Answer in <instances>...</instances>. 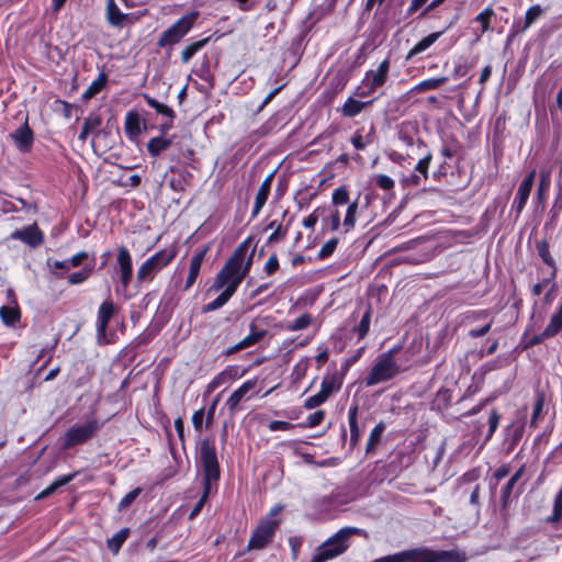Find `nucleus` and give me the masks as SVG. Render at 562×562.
<instances>
[{"mask_svg": "<svg viewBox=\"0 0 562 562\" xmlns=\"http://www.w3.org/2000/svg\"><path fill=\"white\" fill-rule=\"evenodd\" d=\"M249 243L250 240L246 239L236 247L217 273L211 290L220 291L224 289L232 293L237 291L239 284L247 276L252 265L254 255L250 254L247 256Z\"/></svg>", "mask_w": 562, "mask_h": 562, "instance_id": "obj_1", "label": "nucleus"}, {"mask_svg": "<svg viewBox=\"0 0 562 562\" xmlns=\"http://www.w3.org/2000/svg\"><path fill=\"white\" fill-rule=\"evenodd\" d=\"M200 460L204 473V492L202 497L196 503L195 507L190 514V517H195L204 506V503L211 493L213 483L220 479V465L214 443L209 439H204L200 446Z\"/></svg>", "mask_w": 562, "mask_h": 562, "instance_id": "obj_2", "label": "nucleus"}, {"mask_svg": "<svg viewBox=\"0 0 562 562\" xmlns=\"http://www.w3.org/2000/svg\"><path fill=\"white\" fill-rule=\"evenodd\" d=\"M361 533L357 527L341 528L316 549L311 562H326L341 555L349 548L350 538Z\"/></svg>", "mask_w": 562, "mask_h": 562, "instance_id": "obj_3", "label": "nucleus"}, {"mask_svg": "<svg viewBox=\"0 0 562 562\" xmlns=\"http://www.w3.org/2000/svg\"><path fill=\"white\" fill-rule=\"evenodd\" d=\"M398 348L394 347L387 352L378 356L370 372L364 379L367 386H373L382 382H386L395 378L400 372L401 368L395 361V355Z\"/></svg>", "mask_w": 562, "mask_h": 562, "instance_id": "obj_4", "label": "nucleus"}, {"mask_svg": "<svg viewBox=\"0 0 562 562\" xmlns=\"http://www.w3.org/2000/svg\"><path fill=\"white\" fill-rule=\"evenodd\" d=\"M101 427L102 423L95 417H91L83 423L74 424L65 432L61 448L68 450L88 442L98 435Z\"/></svg>", "mask_w": 562, "mask_h": 562, "instance_id": "obj_5", "label": "nucleus"}, {"mask_svg": "<svg viewBox=\"0 0 562 562\" xmlns=\"http://www.w3.org/2000/svg\"><path fill=\"white\" fill-rule=\"evenodd\" d=\"M177 256L176 247L161 249L146 259L137 270L136 279L139 283H148L155 276L167 267Z\"/></svg>", "mask_w": 562, "mask_h": 562, "instance_id": "obj_6", "label": "nucleus"}, {"mask_svg": "<svg viewBox=\"0 0 562 562\" xmlns=\"http://www.w3.org/2000/svg\"><path fill=\"white\" fill-rule=\"evenodd\" d=\"M199 13L192 11L179 20H177L171 26L164 31L158 38V46L167 47L179 43L193 27Z\"/></svg>", "mask_w": 562, "mask_h": 562, "instance_id": "obj_7", "label": "nucleus"}, {"mask_svg": "<svg viewBox=\"0 0 562 562\" xmlns=\"http://www.w3.org/2000/svg\"><path fill=\"white\" fill-rule=\"evenodd\" d=\"M389 70V58L381 61L376 69L368 70L358 87V95L362 98L370 97L378 88L382 87L386 82Z\"/></svg>", "mask_w": 562, "mask_h": 562, "instance_id": "obj_8", "label": "nucleus"}, {"mask_svg": "<svg viewBox=\"0 0 562 562\" xmlns=\"http://www.w3.org/2000/svg\"><path fill=\"white\" fill-rule=\"evenodd\" d=\"M280 507H274L271 509L269 516L267 519L262 520L256 530L252 532L249 542L248 548L249 549H262L265 548L273 538L274 531L278 527V521L273 519L276 515L279 514Z\"/></svg>", "mask_w": 562, "mask_h": 562, "instance_id": "obj_9", "label": "nucleus"}, {"mask_svg": "<svg viewBox=\"0 0 562 562\" xmlns=\"http://www.w3.org/2000/svg\"><path fill=\"white\" fill-rule=\"evenodd\" d=\"M10 238L20 240L31 248H37L44 243V234L37 224L27 225L11 233Z\"/></svg>", "mask_w": 562, "mask_h": 562, "instance_id": "obj_10", "label": "nucleus"}, {"mask_svg": "<svg viewBox=\"0 0 562 562\" xmlns=\"http://www.w3.org/2000/svg\"><path fill=\"white\" fill-rule=\"evenodd\" d=\"M423 562H464L465 553L457 549L435 551L428 548H420Z\"/></svg>", "mask_w": 562, "mask_h": 562, "instance_id": "obj_11", "label": "nucleus"}, {"mask_svg": "<svg viewBox=\"0 0 562 562\" xmlns=\"http://www.w3.org/2000/svg\"><path fill=\"white\" fill-rule=\"evenodd\" d=\"M247 369H240L238 366H227L217 373L206 386V392L212 393L222 385L231 384L233 381L244 376Z\"/></svg>", "mask_w": 562, "mask_h": 562, "instance_id": "obj_12", "label": "nucleus"}, {"mask_svg": "<svg viewBox=\"0 0 562 562\" xmlns=\"http://www.w3.org/2000/svg\"><path fill=\"white\" fill-rule=\"evenodd\" d=\"M116 262L122 286L123 289H127L132 280L133 266L132 256L126 247L122 246L119 248Z\"/></svg>", "mask_w": 562, "mask_h": 562, "instance_id": "obj_13", "label": "nucleus"}, {"mask_svg": "<svg viewBox=\"0 0 562 562\" xmlns=\"http://www.w3.org/2000/svg\"><path fill=\"white\" fill-rule=\"evenodd\" d=\"M9 138L21 153L30 151L34 143V134L26 122L10 133Z\"/></svg>", "mask_w": 562, "mask_h": 562, "instance_id": "obj_14", "label": "nucleus"}, {"mask_svg": "<svg viewBox=\"0 0 562 562\" xmlns=\"http://www.w3.org/2000/svg\"><path fill=\"white\" fill-rule=\"evenodd\" d=\"M535 178L536 170L532 169L518 187L515 200L513 202V207L517 214H520L526 206L531 189L533 187Z\"/></svg>", "mask_w": 562, "mask_h": 562, "instance_id": "obj_15", "label": "nucleus"}, {"mask_svg": "<svg viewBox=\"0 0 562 562\" xmlns=\"http://www.w3.org/2000/svg\"><path fill=\"white\" fill-rule=\"evenodd\" d=\"M115 313L114 303L105 300L99 306L97 314V331L99 337H105L108 325Z\"/></svg>", "mask_w": 562, "mask_h": 562, "instance_id": "obj_16", "label": "nucleus"}, {"mask_svg": "<svg viewBox=\"0 0 562 562\" xmlns=\"http://www.w3.org/2000/svg\"><path fill=\"white\" fill-rule=\"evenodd\" d=\"M257 382V379L247 380L232 393L226 401V406L232 413L238 409L239 403L248 397V393L256 387Z\"/></svg>", "mask_w": 562, "mask_h": 562, "instance_id": "obj_17", "label": "nucleus"}, {"mask_svg": "<svg viewBox=\"0 0 562 562\" xmlns=\"http://www.w3.org/2000/svg\"><path fill=\"white\" fill-rule=\"evenodd\" d=\"M207 250L209 248L204 247L203 249L195 252L191 258L189 273L184 284V291H188L196 281Z\"/></svg>", "mask_w": 562, "mask_h": 562, "instance_id": "obj_18", "label": "nucleus"}, {"mask_svg": "<svg viewBox=\"0 0 562 562\" xmlns=\"http://www.w3.org/2000/svg\"><path fill=\"white\" fill-rule=\"evenodd\" d=\"M374 562H423L420 548L404 550L375 559Z\"/></svg>", "mask_w": 562, "mask_h": 562, "instance_id": "obj_19", "label": "nucleus"}, {"mask_svg": "<svg viewBox=\"0 0 562 562\" xmlns=\"http://www.w3.org/2000/svg\"><path fill=\"white\" fill-rule=\"evenodd\" d=\"M375 137V127L370 124L368 131L364 127L358 128L352 137L351 144L357 150H363L367 146L373 144Z\"/></svg>", "mask_w": 562, "mask_h": 562, "instance_id": "obj_20", "label": "nucleus"}, {"mask_svg": "<svg viewBox=\"0 0 562 562\" xmlns=\"http://www.w3.org/2000/svg\"><path fill=\"white\" fill-rule=\"evenodd\" d=\"M272 179H273V173H270L260 184V188L255 198L254 209H252V213H251L252 217H256L260 213L263 205L266 204L269 193H270Z\"/></svg>", "mask_w": 562, "mask_h": 562, "instance_id": "obj_21", "label": "nucleus"}, {"mask_svg": "<svg viewBox=\"0 0 562 562\" xmlns=\"http://www.w3.org/2000/svg\"><path fill=\"white\" fill-rule=\"evenodd\" d=\"M144 126V121L135 111L126 113L124 128L130 138H136L140 135Z\"/></svg>", "mask_w": 562, "mask_h": 562, "instance_id": "obj_22", "label": "nucleus"}, {"mask_svg": "<svg viewBox=\"0 0 562 562\" xmlns=\"http://www.w3.org/2000/svg\"><path fill=\"white\" fill-rule=\"evenodd\" d=\"M0 318L5 326L10 327L20 322L21 313L15 299H12V304L0 307Z\"/></svg>", "mask_w": 562, "mask_h": 562, "instance_id": "obj_23", "label": "nucleus"}, {"mask_svg": "<svg viewBox=\"0 0 562 562\" xmlns=\"http://www.w3.org/2000/svg\"><path fill=\"white\" fill-rule=\"evenodd\" d=\"M370 104H372V101L362 102L353 98H348L341 106V114L346 117H355Z\"/></svg>", "mask_w": 562, "mask_h": 562, "instance_id": "obj_24", "label": "nucleus"}, {"mask_svg": "<svg viewBox=\"0 0 562 562\" xmlns=\"http://www.w3.org/2000/svg\"><path fill=\"white\" fill-rule=\"evenodd\" d=\"M358 406L353 405L348 411V422L350 427V442L352 446H356L358 441L360 440L363 428H360L358 426L357 416H358Z\"/></svg>", "mask_w": 562, "mask_h": 562, "instance_id": "obj_25", "label": "nucleus"}, {"mask_svg": "<svg viewBox=\"0 0 562 562\" xmlns=\"http://www.w3.org/2000/svg\"><path fill=\"white\" fill-rule=\"evenodd\" d=\"M442 34H443V31L435 32V33H431V34L427 35L423 40H420L408 52L407 59H411L412 57L423 53L426 49H428Z\"/></svg>", "mask_w": 562, "mask_h": 562, "instance_id": "obj_26", "label": "nucleus"}, {"mask_svg": "<svg viewBox=\"0 0 562 562\" xmlns=\"http://www.w3.org/2000/svg\"><path fill=\"white\" fill-rule=\"evenodd\" d=\"M108 21L113 26H122L127 15L122 13L114 0L106 2Z\"/></svg>", "mask_w": 562, "mask_h": 562, "instance_id": "obj_27", "label": "nucleus"}, {"mask_svg": "<svg viewBox=\"0 0 562 562\" xmlns=\"http://www.w3.org/2000/svg\"><path fill=\"white\" fill-rule=\"evenodd\" d=\"M447 77L429 78L414 86L409 93H419L427 90H435L447 82Z\"/></svg>", "mask_w": 562, "mask_h": 562, "instance_id": "obj_28", "label": "nucleus"}, {"mask_svg": "<svg viewBox=\"0 0 562 562\" xmlns=\"http://www.w3.org/2000/svg\"><path fill=\"white\" fill-rule=\"evenodd\" d=\"M358 210H359V201L357 199L353 202H351L347 207L345 218L342 222V227H344L345 233L350 232L355 227Z\"/></svg>", "mask_w": 562, "mask_h": 562, "instance_id": "obj_29", "label": "nucleus"}, {"mask_svg": "<svg viewBox=\"0 0 562 562\" xmlns=\"http://www.w3.org/2000/svg\"><path fill=\"white\" fill-rule=\"evenodd\" d=\"M536 249L542 261L553 269L552 276H555L557 267L553 257L550 254L549 245L546 240H539L536 244Z\"/></svg>", "mask_w": 562, "mask_h": 562, "instance_id": "obj_30", "label": "nucleus"}, {"mask_svg": "<svg viewBox=\"0 0 562 562\" xmlns=\"http://www.w3.org/2000/svg\"><path fill=\"white\" fill-rule=\"evenodd\" d=\"M171 145L170 138H165L162 135L151 138L147 144V149L150 155L158 156L161 151L166 150Z\"/></svg>", "mask_w": 562, "mask_h": 562, "instance_id": "obj_31", "label": "nucleus"}, {"mask_svg": "<svg viewBox=\"0 0 562 562\" xmlns=\"http://www.w3.org/2000/svg\"><path fill=\"white\" fill-rule=\"evenodd\" d=\"M313 322V317L308 313L300 315L292 322H288L284 328L289 331H297L307 328Z\"/></svg>", "mask_w": 562, "mask_h": 562, "instance_id": "obj_32", "label": "nucleus"}, {"mask_svg": "<svg viewBox=\"0 0 562 562\" xmlns=\"http://www.w3.org/2000/svg\"><path fill=\"white\" fill-rule=\"evenodd\" d=\"M207 41L209 38H203L187 45L181 52L182 63L188 64L190 59L206 45Z\"/></svg>", "mask_w": 562, "mask_h": 562, "instance_id": "obj_33", "label": "nucleus"}, {"mask_svg": "<svg viewBox=\"0 0 562 562\" xmlns=\"http://www.w3.org/2000/svg\"><path fill=\"white\" fill-rule=\"evenodd\" d=\"M340 226V213L338 209H329L327 216L323 218V229L335 232Z\"/></svg>", "mask_w": 562, "mask_h": 562, "instance_id": "obj_34", "label": "nucleus"}, {"mask_svg": "<svg viewBox=\"0 0 562 562\" xmlns=\"http://www.w3.org/2000/svg\"><path fill=\"white\" fill-rule=\"evenodd\" d=\"M130 535L128 528H123L120 531H117L115 535H113L112 538L108 540V548L113 553H117L121 549L122 544L125 542Z\"/></svg>", "mask_w": 562, "mask_h": 562, "instance_id": "obj_35", "label": "nucleus"}, {"mask_svg": "<svg viewBox=\"0 0 562 562\" xmlns=\"http://www.w3.org/2000/svg\"><path fill=\"white\" fill-rule=\"evenodd\" d=\"M93 266V263H86L81 271L69 274L67 278L68 283L74 285L83 283L90 277Z\"/></svg>", "mask_w": 562, "mask_h": 562, "instance_id": "obj_36", "label": "nucleus"}, {"mask_svg": "<svg viewBox=\"0 0 562 562\" xmlns=\"http://www.w3.org/2000/svg\"><path fill=\"white\" fill-rule=\"evenodd\" d=\"M524 473V467H521L516 473L508 480L506 485L502 488V502L504 506L507 505L508 498L510 497L513 493V488L517 481L521 477Z\"/></svg>", "mask_w": 562, "mask_h": 562, "instance_id": "obj_37", "label": "nucleus"}, {"mask_svg": "<svg viewBox=\"0 0 562 562\" xmlns=\"http://www.w3.org/2000/svg\"><path fill=\"white\" fill-rule=\"evenodd\" d=\"M145 100H146L147 104L150 108H153L157 113L167 116L169 120H173L175 112L171 108H169L168 105H166L164 103L158 102L156 99H154L149 95H145Z\"/></svg>", "mask_w": 562, "mask_h": 562, "instance_id": "obj_38", "label": "nucleus"}, {"mask_svg": "<svg viewBox=\"0 0 562 562\" xmlns=\"http://www.w3.org/2000/svg\"><path fill=\"white\" fill-rule=\"evenodd\" d=\"M384 430H385V425L382 422L379 423L371 430L368 442H367V451L368 452L371 451L372 449H374L379 445Z\"/></svg>", "mask_w": 562, "mask_h": 562, "instance_id": "obj_39", "label": "nucleus"}, {"mask_svg": "<svg viewBox=\"0 0 562 562\" xmlns=\"http://www.w3.org/2000/svg\"><path fill=\"white\" fill-rule=\"evenodd\" d=\"M234 293L224 290L215 300L204 306V312H213L224 306Z\"/></svg>", "mask_w": 562, "mask_h": 562, "instance_id": "obj_40", "label": "nucleus"}, {"mask_svg": "<svg viewBox=\"0 0 562 562\" xmlns=\"http://www.w3.org/2000/svg\"><path fill=\"white\" fill-rule=\"evenodd\" d=\"M543 12L544 10L539 4L530 7L526 12L522 29L527 30L528 27H530L532 23L543 14Z\"/></svg>", "mask_w": 562, "mask_h": 562, "instance_id": "obj_41", "label": "nucleus"}, {"mask_svg": "<svg viewBox=\"0 0 562 562\" xmlns=\"http://www.w3.org/2000/svg\"><path fill=\"white\" fill-rule=\"evenodd\" d=\"M562 518V485L553 502L552 515L548 517L549 522H558Z\"/></svg>", "mask_w": 562, "mask_h": 562, "instance_id": "obj_42", "label": "nucleus"}, {"mask_svg": "<svg viewBox=\"0 0 562 562\" xmlns=\"http://www.w3.org/2000/svg\"><path fill=\"white\" fill-rule=\"evenodd\" d=\"M349 202V192L346 187L336 188L331 194V203L334 206L345 205Z\"/></svg>", "mask_w": 562, "mask_h": 562, "instance_id": "obj_43", "label": "nucleus"}, {"mask_svg": "<svg viewBox=\"0 0 562 562\" xmlns=\"http://www.w3.org/2000/svg\"><path fill=\"white\" fill-rule=\"evenodd\" d=\"M551 183V170L550 169H541L540 170V181L538 186V196L542 198L546 192L549 190Z\"/></svg>", "mask_w": 562, "mask_h": 562, "instance_id": "obj_44", "label": "nucleus"}, {"mask_svg": "<svg viewBox=\"0 0 562 562\" xmlns=\"http://www.w3.org/2000/svg\"><path fill=\"white\" fill-rule=\"evenodd\" d=\"M370 321H371V311L368 308L366 313L363 314L359 325L356 327V333L358 334L359 339H363L370 328Z\"/></svg>", "mask_w": 562, "mask_h": 562, "instance_id": "obj_45", "label": "nucleus"}, {"mask_svg": "<svg viewBox=\"0 0 562 562\" xmlns=\"http://www.w3.org/2000/svg\"><path fill=\"white\" fill-rule=\"evenodd\" d=\"M338 243H339V240L336 237L327 240L319 249L317 257L319 259H325V258L331 256L334 254V251L336 250Z\"/></svg>", "mask_w": 562, "mask_h": 562, "instance_id": "obj_46", "label": "nucleus"}, {"mask_svg": "<svg viewBox=\"0 0 562 562\" xmlns=\"http://www.w3.org/2000/svg\"><path fill=\"white\" fill-rule=\"evenodd\" d=\"M105 83V79L103 77H100L99 79L91 82V85L87 88V90L83 92L85 99H91L97 93L101 91Z\"/></svg>", "mask_w": 562, "mask_h": 562, "instance_id": "obj_47", "label": "nucleus"}, {"mask_svg": "<svg viewBox=\"0 0 562 562\" xmlns=\"http://www.w3.org/2000/svg\"><path fill=\"white\" fill-rule=\"evenodd\" d=\"M255 345H256V344H255L254 339H251V338L247 335V336H246L244 339H241L239 342H237V344H235L234 346H232V347L227 348V349L225 350V352H224V353H225V355H233V353H235V352H238V351H240V350H243V349H247V348L252 347V346H255Z\"/></svg>", "mask_w": 562, "mask_h": 562, "instance_id": "obj_48", "label": "nucleus"}, {"mask_svg": "<svg viewBox=\"0 0 562 562\" xmlns=\"http://www.w3.org/2000/svg\"><path fill=\"white\" fill-rule=\"evenodd\" d=\"M340 383L337 382L335 378L324 379L321 385V392L329 397L336 390H339Z\"/></svg>", "mask_w": 562, "mask_h": 562, "instance_id": "obj_49", "label": "nucleus"}, {"mask_svg": "<svg viewBox=\"0 0 562 562\" xmlns=\"http://www.w3.org/2000/svg\"><path fill=\"white\" fill-rule=\"evenodd\" d=\"M142 490L140 487H136L130 493H127L119 503V510L123 512L125 510L140 494Z\"/></svg>", "mask_w": 562, "mask_h": 562, "instance_id": "obj_50", "label": "nucleus"}, {"mask_svg": "<svg viewBox=\"0 0 562 562\" xmlns=\"http://www.w3.org/2000/svg\"><path fill=\"white\" fill-rule=\"evenodd\" d=\"M494 14V11L491 8L484 9L481 13L477 14L475 20L482 25V33L486 32L490 26L491 19Z\"/></svg>", "mask_w": 562, "mask_h": 562, "instance_id": "obj_51", "label": "nucleus"}, {"mask_svg": "<svg viewBox=\"0 0 562 562\" xmlns=\"http://www.w3.org/2000/svg\"><path fill=\"white\" fill-rule=\"evenodd\" d=\"M543 405H544V396H543V394L540 393L537 395L536 403L533 406V412H532V416H531V420H530L531 426L537 425V420L543 411Z\"/></svg>", "mask_w": 562, "mask_h": 562, "instance_id": "obj_52", "label": "nucleus"}, {"mask_svg": "<svg viewBox=\"0 0 562 562\" xmlns=\"http://www.w3.org/2000/svg\"><path fill=\"white\" fill-rule=\"evenodd\" d=\"M101 123L102 120L98 114H90L85 119L82 126L92 134L100 127Z\"/></svg>", "mask_w": 562, "mask_h": 562, "instance_id": "obj_53", "label": "nucleus"}, {"mask_svg": "<svg viewBox=\"0 0 562 562\" xmlns=\"http://www.w3.org/2000/svg\"><path fill=\"white\" fill-rule=\"evenodd\" d=\"M327 398L328 397L326 395H324L321 391H318V393H316L315 395H312L306 398L304 407L307 409L315 408V407L322 405L323 403H325L327 401Z\"/></svg>", "mask_w": 562, "mask_h": 562, "instance_id": "obj_54", "label": "nucleus"}, {"mask_svg": "<svg viewBox=\"0 0 562 562\" xmlns=\"http://www.w3.org/2000/svg\"><path fill=\"white\" fill-rule=\"evenodd\" d=\"M71 480V476H64L59 479L58 481L52 483L48 487H46L41 494L37 496L38 498H44L52 493H54L58 487L67 484Z\"/></svg>", "mask_w": 562, "mask_h": 562, "instance_id": "obj_55", "label": "nucleus"}, {"mask_svg": "<svg viewBox=\"0 0 562 562\" xmlns=\"http://www.w3.org/2000/svg\"><path fill=\"white\" fill-rule=\"evenodd\" d=\"M501 415L493 409L488 417V432L486 436V439H491L494 432L496 431L498 424H499Z\"/></svg>", "mask_w": 562, "mask_h": 562, "instance_id": "obj_56", "label": "nucleus"}, {"mask_svg": "<svg viewBox=\"0 0 562 562\" xmlns=\"http://www.w3.org/2000/svg\"><path fill=\"white\" fill-rule=\"evenodd\" d=\"M268 228H270V229L273 228L274 229L273 233L268 238L269 243H276V241L282 239L285 236V232H282V225L281 224H277L276 221H272L268 225Z\"/></svg>", "mask_w": 562, "mask_h": 562, "instance_id": "obj_57", "label": "nucleus"}, {"mask_svg": "<svg viewBox=\"0 0 562 562\" xmlns=\"http://www.w3.org/2000/svg\"><path fill=\"white\" fill-rule=\"evenodd\" d=\"M431 159H432V156L430 153H428L427 155H425L424 158H422L417 162V165L415 167V170L418 171L419 173H422L425 179H427V177H428V168L431 162Z\"/></svg>", "mask_w": 562, "mask_h": 562, "instance_id": "obj_58", "label": "nucleus"}, {"mask_svg": "<svg viewBox=\"0 0 562 562\" xmlns=\"http://www.w3.org/2000/svg\"><path fill=\"white\" fill-rule=\"evenodd\" d=\"M375 183L382 190H392L395 186L394 180L386 175L375 176Z\"/></svg>", "mask_w": 562, "mask_h": 562, "instance_id": "obj_59", "label": "nucleus"}, {"mask_svg": "<svg viewBox=\"0 0 562 562\" xmlns=\"http://www.w3.org/2000/svg\"><path fill=\"white\" fill-rule=\"evenodd\" d=\"M248 336L254 339L255 344L259 342L267 334L265 328H259L257 322L250 324Z\"/></svg>", "mask_w": 562, "mask_h": 562, "instance_id": "obj_60", "label": "nucleus"}, {"mask_svg": "<svg viewBox=\"0 0 562 562\" xmlns=\"http://www.w3.org/2000/svg\"><path fill=\"white\" fill-rule=\"evenodd\" d=\"M248 336L254 339L255 344L259 342L267 334L265 328H259L257 322L250 324Z\"/></svg>", "mask_w": 562, "mask_h": 562, "instance_id": "obj_61", "label": "nucleus"}, {"mask_svg": "<svg viewBox=\"0 0 562 562\" xmlns=\"http://www.w3.org/2000/svg\"><path fill=\"white\" fill-rule=\"evenodd\" d=\"M323 210L324 209L322 207L315 209L307 217L303 220V226L308 229H314L319 220V212Z\"/></svg>", "mask_w": 562, "mask_h": 562, "instance_id": "obj_62", "label": "nucleus"}, {"mask_svg": "<svg viewBox=\"0 0 562 562\" xmlns=\"http://www.w3.org/2000/svg\"><path fill=\"white\" fill-rule=\"evenodd\" d=\"M294 427L295 426L293 424H291L290 422H283V420H273L268 425V428L271 431H279V430L286 431Z\"/></svg>", "mask_w": 562, "mask_h": 562, "instance_id": "obj_63", "label": "nucleus"}, {"mask_svg": "<svg viewBox=\"0 0 562 562\" xmlns=\"http://www.w3.org/2000/svg\"><path fill=\"white\" fill-rule=\"evenodd\" d=\"M88 257L89 255L87 251H79L68 259V263L70 268H76L81 266L88 259Z\"/></svg>", "mask_w": 562, "mask_h": 562, "instance_id": "obj_64", "label": "nucleus"}]
</instances>
